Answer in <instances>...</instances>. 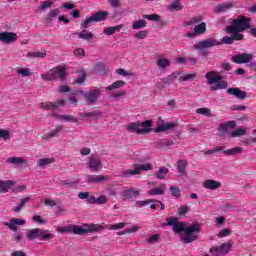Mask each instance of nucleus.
<instances>
[{
    "instance_id": "obj_1",
    "label": "nucleus",
    "mask_w": 256,
    "mask_h": 256,
    "mask_svg": "<svg viewBox=\"0 0 256 256\" xmlns=\"http://www.w3.org/2000/svg\"><path fill=\"white\" fill-rule=\"evenodd\" d=\"M185 225V222H178L173 227V231L178 235L180 234V241L184 245H187L199 239V236L195 235L194 233H199L201 231V225L199 223L192 224L188 227H185Z\"/></svg>"
},
{
    "instance_id": "obj_2",
    "label": "nucleus",
    "mask_w": 256,
    "mask_h": 256,
    "mask_svg": "<svg viewBox=\"0 0 256 256\" xmlns=\"http://www.w3.org/2000/svg\"><path fill=\"white\" fill-rule=\"evenodd\" d=\"M233 45V36H224L220 42L219 40L215 39V38H207L205 40H202L198 43H196L193 46V49H195L196 51H199L200 55H202V57H207V55H209V50L207 49H211V47H218V45Z\"/></svg>"
},
{
    "instance_id": "obj_3",
    "label": "nucleus",
    "mask_w": 256,
    "mask_h": 256,
    "mask_svg": "<svg viewBox=\"0 0 256 256\" xmlns=\"http://www.w3.org/2000/svg\"><path fill=\"white\" fill-rule=\"evenodd\" d=\"M86 228L77 225L62 226L59 228L60 233H74V235H87V233H97L103 231V226L98 224H86Z\"/></svg>"
},
{
    "instance_id": "obj_4",
    "label": "nucleus",
    "mask_w": 256,
    "mask_h": 256,
    "mask_svg": "<svg viewBox=\"0 0 256 256\" xmlns=\"http://www.w3.org/2000/svg\"><path fill=\"white\" fill-rule=\"evenodd\" d=\"M251 29V18L244 15L237 16L236 19L232 21L230 26L226 27V33H233V31H247Z\"/></svg>"
},
{
    "instance_id": "obj_5",
    "label": "nucleus",
    "mask_w": 256,
    "mask_h": 256,
    "mask_svg": "<svg viewBox=\"0 0 256 256\" xmlns=\"http://www.w3.org/2000/svg\"><path fill=\"white\" fill-rule=\"evenodd\" d=\"M153 122L151 120H145L143 122H132L126 126L127 131L130 133H137V135H145V133H151L153 129Z\"/></svg>"
},
{
    "instance_id": "obj_6",
    "label": "nucleus",
    "mask_w": 256,
    "mask_h": 256,
    "mask_svg": "<svg viewBox=\"0 0 256 256\" xmlns=\"http://www.w3.org/2000/svg\"><path fill=\"white\" fill-rule=\"evenodd\" d=\"M53 234L49 233V230L34 228L26 232V238L28 241H35V239H40V241H49L53 239Z\"/></svg>"
},
{
    "instance_id": "obj_7",
    "label": "nucleus",
    "mask_w": 256,
    "mask_h": 256,
    "mask_svg": "<svg viewBox=\"0 0 256 256\" xmlns=\"http://www.w3.org/2000/svg\"><path fill=\"white\" fill-rule=\"evenodd\" d=\"M43 81H55V79H60L65 81L67 77V71L63 66H57L49 70L47 73L41 75Z\"/></svg>"
},
{
    "instance_id": "obj_8",
    "label": "nucleus",
    "mask_w": 256,
    "mask_h": 256,
    "mask_svg": "<svg viewBox=\"0 0 256 256\" xmlns=\"http://www.w3.org/2000/svg\"><path fill=\"white\" fill-rule=\"evenodd\" d=\"M153 169V165L146 163V164H135L134 169H128L122 172L120 177L127 178L133 177L135 175H141V171H151Z\"/></svg>"
},
{
    "instance_id": "obj_9",
    "label": "nucleus",
    "mask_w": 256,
    "mask_h": 256,
    "mask_svg": "<svg viewBox=\"0 0 256 256\" xmlns=\"http://www.w3.org/2000/svg\"><path fill=\"white\" fill-rule=\"evenodd\" d=\"M107 15H109V12L107 11L96 12L91 17L85 19L84 23L81 24L82 29H89L90 23H99L100 21H105V19H107Z\"/></svg>"
},
{
    "instance_id": "obj_10",
    "label": "nucleus",
    "mask_w": 256,
    "mask_h": 256,
    "mask_svg": "<svg viewBox=\"0 0 256 256\" xmlns=\"http://www.w3.org/2000/svg\"><path fill=\"white\" fill-rule=\"evenodd\" d=\"M99 97H101V88L89 90L86 92V94H84L86 105H95V103L99 101Z\"/></svg>"
},
{
    "instance_id": "obj_11",
    "label": "nucleus",
    "mask_w": 256,
    "mask_h": 256,
    "mask_svg": "<svg viewBox=\"0 0 256 256\" xmlns=\"http://www.w3.org/2000/svg\"><path fill=\"white\" fill-rule=\"evenodd\" d=\"M233 244L230 242L222 243L220 246H213L210 248V253L213 256L227 255L231 251Z\"/></svg>"
},
{
    "instance_id": "obj_12",
    "label": "nucleus",
    "mask_w": 256,
    "mask_h": 256,
    "mask_svg": "<svg viewBox=\"0 0 256 256\" xmlns=\"http://www.w3.org/2000/svg\"><path fill=\"white\" fill-rule=\"evenodd\" d=\"M88 169L92 171L93 173H99L101 171V158L97 156H90L88 158Z\"/></svg>"
},
{
    "instance_id": "obj_13",
    "label": "nucleus",
    "mask_w": 256,
    "mask_h": 256,
    "mask_svg": "<svg viewBox=\"0 0 256 256\" xmlns=\"http://www.w3.org/2000/svg\"><path fill=\"white\" fill-rule=\"evenodd\" d=\"M158 127L154 128L155 133H163L165 131H169V129H174V127H177V123L174 122H167L165 124V121L161 118H158Z\"/></svg>"
},
{
    "instance_id": "obj_14",
    "label": "nucleus",
    "mask_w": 256,
    "mask_h": 256,
    "mask_svg": "<svg viewBox=\"0 0 256 256\" xmlns=\"http://www.w3.org/2000/svg\"><path fill=\"white\" fill-rule=\"evenodd\" d=\"M252 60H253V54H248V53L234 55L231 58L232 63H236L237 65H242L243 63H249Z\"/></svg>"
},
{
    "instance_id": "obj_15",
    "label": "nucleus",
    "mask_w": 256,
    "mask_h": 256,
    "mask_svg": "<svg viewBox=\"0 0 256 256\" xmlns=\"http://www.w3.org/2000/svg\"><path fill=\"white\" fill-rule=\"evenodd\" d=\"M140 195L141 192L139 190H136L135 188L125 189L120 193V197H122L123 201H129L131 199H134V197H139Z\"/></svg>"
},
{
    "instance_id": "obj_16",
    "label": "nucleus",
    "mask_w": 256,
    "mask_h": 256,
    "mask_svg": "<svg viewBox=\"0 0 256 256\" xmlns=\"http://www.w3.org/2000/svg\"><path fill=\"white\" fill-rule=\"evenodd\" d=\"M226 93L228 95H233L234 97H236V99H240V101H243V99H247V92L239 88L230 87L227 89Z\"/></svg>"
},
{
    "instance_id": "obj_17",
    "label": "nucleus",
    "mask_w": 256,
    "mask_h": 256,
    "mask_svg": "<svg viewBox=\"0 0 256 256\" xmlns=\"http://www.w3.org/2000/svg\"><path fill=\"white\" fill-rule=\"evenodd\" d=\"M105 181H109V176H103V175H88L86 177V183L88 184H99V183H105Z\"/></svg>"
},
{
    "instance_id": "obj_18",
    "label": "nucleus",
    "mask_w": 256,
    "mask_h": 256,
    "mask_svg": "<svg viewBox=\"0 0 256 256\" xmlns=\"http://www.w3.org/2000/svg\"><path fill=\"white\" fill-rule=\"evenodd\" d=\"M0 41L6 44L15 43L17 41V34L13 32H1Z\"/></svg>"
},
{
    "instance_id": "obj_19",
    "label": "nucleus",
    "mask_w": 256,
    "mask_h": 256,
    "mask_svg": "<svg viewBox=\"0 0 256 256\" xmlns=\"http://www.w3.org/2000/svg\"><path fill=\"white\" fill-rule=\"evenodd\" d=\"M59 105H65V100H60L58 102H42L40 103V109H49L51 111L59 109Z\"/></svg>"
},
{
    "instance_id": "obj_20",
    "label": "nucleus",
    "mask_w": 256,
    "mask_h": 256,
    "mask_svg": "<svg viewBox=\"0 0 256 256\" xmlns=\"http://www.w3.org/2000/svg\"><path fill=\"white\" fill-rule=\"evenodd\" d=\"M206 79L208 80L209 85H214V83H219V81H222L223 77H221V75L215 71H210L206 74Z\"/></svg>"
},
{
    "instance_id": "obj_21",
    "label": "nucleus",
    "mask_w": 256,
    "mask_h": 256,
    "mask_svg": "<svg viewBox=\"0 0 256 256\" xmlns=\"http://www.w3.org/2000/svg\"><path fill=\"white\" fill-rule=\"evenodd\" d=\"M235 5L231 2H224L222 4H219L215 8V13H225V11H229V9H233Z\"/></svg>"
},
{
    "instance_id": "obj_22",
    "label": "nucleus",
    "mask_w": 256,
    "mask_h": 256,
    "mask_svg": "<svg viewBox=\"0 0 256 256\" xmlns=\"http://www.w3.org/2000/svg\"><path fill=\"white\" fill-rule=\"evenodd\" d=\"M14 185L15 182L11 180L0 181V193H7V191H9V189H12Z\"/></svg>"
},
{
    "instance_id": "obj_23",
    "label": "nucleus",
    "mask_w": 256,
    "mask_h": 256,
    "mask_svg": "<svg viewBox=\"0 0 256 256\" xmlns=\"http://www.w3.org/2000/svg\"><path fill=\"white\" fill-rule=\"evenodd\" d=\"M173 144V140L162 139L155 142V147L157 149H167V147H171Z\"/></svg>"
},
{
    "instance_id": "obj_24",
    "label": "nucleus",
    "mask_w": 256,
    "mask_h": 256,
    "mask_svg": "<svg viewBox=\"0 0 256 256\" xmlns=\"http://www.w3.org/2000/svg\"><path fill=\"white\" fill-rule=\"evenodd\" d=\"M59 13V9L51 10L44 19L45 25H51V23H53V20L59 15Z\"/></svg>"
},
{
    "instance_id": "obj_25",
    "label": "nucleus",
    "mask_w": 256,
    "mask_h": 256,
    "mask_svg": "<svg viewBox=\"0 0 256 256\" xmlns=\"http://www.w3.org/2000/svg\"><path fill=\"white\" fill-rule=\"evenodd\" d=\"M10 165H27V160L23 157H12L6 160Z\"/></svg>"
},
{
    "instance_id": "obj_26",
    "label": "nucleus",
    "mask_w": 256,
    "mask_h": 256,
    "mask_svg": "<svg viewBox=\"0 0 256 256\" xmlns=\"http://www.w3.org/2000/svg\"><path fill=\"white\" fill-rule=\"evenodd\" d=\"M150 203H159L160 204V209L163 211L165 209V204L162 203L159 200H146V201H137L136 206L137 207H145V205H149Z\"/></svg>"
},
{
    "instance_id": "obj_27",
    "label": "nucleus",
    "mask_w": 256,
    "mask_h": 256,
    "mask_svg": "<svg viewBox=\"0 0 256 256\" xmlns=\"http://www.w3.org/2000/svg\"><path fill=\"white\" fill-rule=\"evenodd\" d=\"M204 187H205V189L215 190V189H219V187H221V183L217 182L215 180L208 179L204 182Z\"/></svg>"
},
{
    "instance_id": "obj_28",
    "label": "nucleus",
    "mask_w": 256,
    "mask_h": 256,
    "mask_svg": "<svg viewBox=\"0 0 256 256\" xmlns=\"http://www.w3.org/2000/svg\"><path fill=\"white\" fill-rule=\"evenodd\" d=\"M177 169L180 175H187V160H178Z\"/></svg>"
},
{
    "instance_id": "obj_29",
    "label": "nucleus",
    "mask_w": 256,
    "mask_h": 256,
    "mask_svg": "<svg viewBox=\"0 0 256 256\" xmlns=\"http://www.w3.org/2000/svg\"><path fill=\"white\" fill-rule=\"evenodd\" d=\"M29 201H31V197H24L20 199V203L18 204V206L13 207L12 211H14V213H19V211H21V209H23V207H25V205L29 203Z\"/></svg>"
},
{
    "instance_id": "obj_30",
    "label": "nucleus",
    "mask_w": 256,
    "mask_h": 256,
    "mask_svg": "<svg viewBox=\"0 0 256 256\" xmlns=\"http://www.w3.org/2000/svg\"><path fill=\"white\" fill-rule=\"evenodd\" d=\"M235 127H237V122L235 121H228L226 123H221L219 125V129L220 131H222L223 133H225V131H227V129H235Z\"/></svg>"
},
{
    "instance_id": "obj_31",
    "label": "nucleus",
    "mask_w": 256,
    "mask_h": 256,
    "mask_svg": "<svg viewBox=\"0 0 256 256\" xmlns=\"http://www.w3.org/2000/svg\"><path fill=\"white\" fill-rule=\"evenodd\" d=\"M124 85H127V82L123 81V80H118L114 83H112L111 85L106 87V91H113L115 89H121V87H124Z\"/></svg>"
},
{
    "instance_id": "obj_32",
    "label": "nucleus",
    "mask_w": 256,
    "mask_h": 256,
    "mask_svg": "<svg viewBox=\"0 0 256 256\" xmlns=\"http://www.w3.org/2000/svg\"><path fill=\"white\" fill-rule=\"evenodd\" d=\"M228 85H229V84L227 83V81H225V80H220L219 82H216L215 85H212V86L210 87V90H211V91H219V89H227Z\"/></svg>"
},
{
    "instance_id": "obj_33",
    "label": "nucleus",
    "mask_w": 256,
    "mask_h": 256,
    "mask_svg": "<svg viewBox=\"0 0 256 256\" xmlns=\"http://www.w3.org/2000/svg\"><path fill=\"white\" fill-rule=\"evenodd\" d=\"M207 31V23L201 22L194 27V32L196 35H203Z\"/></svg>"
},
{
    "instance_id": "obj_34",
    "label": "nucleus",
    "mask_w": 256,
    "mask_h": 256,
    "mask_svg": "<svg viewBox=\"0 0 256 256\" xmlns=\"http://www.w3.org/2000/svg\"><path fill=\"white\" fill-rule=\"evenodd\" d=\"M156 64L159 69H167V67H171V61L167 58L158 59Z\"/></svg>"
},
{
    "instance_id": "obj_35",
    "label": "nucleus",
    "mask_w": 256,
    "mask_h": 256,
    "mask_svg": "<svg viewBox=\"0 0 256 256\" xmlns=\"http://www.w3.org/2000/svg\"><path fill=\"white\" fill-rule=\"evenodd\" d=\"M246 134H247V130L245 128H238V129L233 130L230 133H228V137H231V138L241 137Z\"/></svg>"
},
{
    "instance_id": "obj_36",
    "label": "nucleus",
    "mask_w": 256,
    "mask_h": 256,
    "mask_svg": "<svg viewBox=\"0 0 256 256\" xmlns=\"http://www.w3.org/2000/svg\"><path fill=\"white\" fill-rule=\"evenodd\" d=\"M168 173H169V169H168V168H166V167H161V168H159L158 171H156V172L154 173V175H155V177H156L157 179H165V177H167Z\"/></svg>"
},
{
    "instance_id": "obj_37",
    "label": "nucleus",
    "mask_w": 256,
    "mask_h": 256,
    "mask_svg": "<svg viewBox=\"0 0 256 256\" xmlns=\"http://www.w3.org/2000/svg\"><path fill=\"white\" fill-rule=\"evenodd\" d=\"M103 115L101 111H93V112H86L82 113L81 116L87 119V117H92V119H99Z\"/></svg>"
},
{
    "instance_id": "obj_38",
    "label": "nucleus",
    "mask_w": 256,
    "mask_h": 256,
    "mask_svg": "<svg viewBox=\"0 0 256 256\" xmlns=\"http://www.w3.org/2000/svg\"><path fill=\"white\" fill-rule=\"evenodd\" d=\"M224 155H241L243 153V148L235 147L228 150L223 151Z\"/></svg>"
},
{
    "instance_id": "obj_39",
    "label": "nucleus",
    "mask_w": 256,
    "mask_h": 256,
    "mask_svg": "<svg viewBox=\"0 0 256 256\" xmlns=\"http://www.w3.org/2000/svg\"><path fill=\"white\" fill-rule=\"evenodd\" d=\"M61 203H63V201H61V199H50V198H46L44 199V205H46L47 207H55L56 205H61Z\"/></svg>"
},
{
    "instance_id": "obj_40",
    "label": "nucleus",
    "mask_w": 256,
    "mask_h": 256,
    "mask_svg": "<svg viewBox=\"0 0 256 256\" xmlns=\"http://www.w3.org/2000/svg\"><path fill=\"white\" fill-rule=\"evenodd\" d=\"M183 9V5L179 2V0H174L169 6L168 10L170 11H181Z\"/></svg>"
},
{
    "instance_id": "obj_41",
    "label": "nucleus",
    "mask_w": 256,
    "mask_h": 256,
    "mask_svg": "<svg viewBox=\"0 0 256 256\" xmlns=\"http://www.w3.org/2000/svg\"><path fill=\"white\" fill-rule=\"evenodd\" d=\"M51 163H55V158H41L38 160V167H45Z\"/></svg>"
},
{
    "instance_id": "obj_42",
    "label": "nucleus",
    "mask_w": 256,
    "mask_h": 256,
    "mask_svg": "<svg viewBox=\"0 0 256 256\" xmlns=\"http://www.w3.org/2000/svg\"><path fill=\"white\" fill-rule=\"evenodd\" d=\"M120 29H123V25H117V26L105 28L104 35H113L115 31H120Z\"/></svg>"
},
{
    "instance_id": "obj_43",
    "label": "nucleus",
    "mask_w": 256,
    "mask_h": 256,
    "mask_svg": "<svg viewBox=\"0 0 256 256\" xmlns=\"http://www.w3.org/2000/svg\"><path fill=\"white\" fill-rule=\"evenodd\" d=\"M144 27H147V21L144 19L137 20L132 24V29L135 30L143 29Z\"/></svg>"
},
{
    "instance_id": "obj_44",
    "label": "nucleus",
    "mask_w": 256,
    "mask_h": 256,
    "mask_svg": "<svg viewBox=\"0 0 256 256\" xmlns=\"http://www.w3.org/2000/svg\"><path fill=\"white\" fill-rule=\"evenodd\" d=\"M164 187L165 184H162L159 188H153L148 192V195H165Z\"/></svg>"
},
{
    "instance_id": "obj_45",
    "label": "nucleus",
    "mask_w": 256,
    "mask_h": 256,
    "mask_svg": "<svg viewBox=\"0 0 256 256\" xmlns=\"http://www.w3.org/2000/svg\"><path fill=\"white\" fill-rule=\"evenodd\" d=\"M58 119L68 121L69 123H77L79 121L75 116L71 115H58Z\"/></svg>"
},
{
    "instance_id": "obj_46",
    "label": "nucleus",
    "mask_w": 256,
    "mask_h": 256,
    "mask_svg": "<svg viewBox=\"0 0 256 256\" xmlns=\"http://www.w3.org/2000/svg\"><path fill=\"white\" fill-rule=\"evenodd\" d=\"M79 73L80 76L76 78L74 83H76L77 85H83V83H85V79H87V73H85V70H81Z\"/></svg>"
},
{
    "instance_id": "obj_47",
    "label": "nucleus",
    "mask_w": 256,
    "mask_h": 256,
    "mask_svg": "<svg viewBox=\"0 0 256 256\" xmlns=\"http://www.w3.org/2000/svg\"><path fill=\"white\" fill-rule=\"evenodd\" d=\"M61 131H63V126L58 125L54 130L50 131L47 134V137L49 139H51L52 137H57L59 135V133H61Z\"/></svg>"
},
{
    "instance_id": "obj_48",
    "label": "nucleus",
    "mask_w": 256,
    "mask_h": 256,
    "mask_svg": "<svg viewBox=\"0 0 256 256\" xmlns=\"http://www.w3.org/2000/svg\"><path fill=\"white\" fill-rule=\"evenodd\" d=\"M85 28L82 32L78 33V37L79 39H84V41H91V39L93 38V33L90 32V33H85Z\"/></svg>"
},
{
    "instance_id": "obj_49",
    "label": "nucleus",
    "mask_w": 256,
    "mask_h": 256,
    "mask_svg": "<svg viewBox=\"0 0 256 256\" xmlns=\"http://www.w3.org/2000/svg\"><path fill=\"white\" fill-rule=\"evenodd\" d=\"M243 31H233L232 32V41H243L245 39V36L243 34Z\"/></svg>"
},
{
    "instance_id": "obj_50",
    "label": "nucleus",
    "mask_w": 256,
    "mask_h": 256,
    "mask_svg": "<svg viewBox=\"0 0 256 256\" xmlns=\"http://www.w3.org/2000/svg\"><path fill=\"white\" fill-rule=\"evenodd\" d=\"M196 113H198V115H204L205 117H212L213 116L211 114V109H209V108H198L196 110Z\"/></svg>"
},
{
    "instance_id": "obj_51",
    "label": "nucleus",
    "mask_w": 256,
    "mask_h": 256,
    "mask_svg": "<svg viewBox=\"0 0 256 256\" xmlns=\"http://www.w3.org/2000/svg\"><path fill=\"white\" fill-rule=\"evenodd\" d=\"M28 57L44 59V57H47V53L46 52H29Z\"/></svg>"
},
{
    "instance_id": "obj_52",
    "label": "nucleus",
    "mask_w": 256,
    "mask_h": 256,
    "mask_svg": "<svg viewBox=\"0 0 256 256\" xmlns=\"http://www.w3.org/2000/svg\"><path fill=\"white\" fill-rule=\"evenodd\" d=\"M170 192H171V195L175 197V199H179V197H181V190L179 189V187L171 186Z\"/></svg>"
},
{
    "instance_id": "obj_53",
    "label": "nucleus",
    "mask_w": 256,
    "mask_h": 256,
    "mask_svg": "<svg viewBox=\"0 0 256 256\" xmlns=\"http://www.w3.org/2000/svg\"><path fill=\"white\" fill-rule=\"evenodd\" d=\"M17 75H21V77H30L31 71H29V68H20L17 70Z\"/></svg>"
},
{
    "instance_id": "obj_54",
    "label": "nucleus",
    "mask_w": 256,
    "mask_h": 256,
    "mask_svg": "<svg viewBox=\"0 0 256 256\" xmlns=\"http://www.w3.org/2000/svg\"><path fill=\"white\" fill-rule=\"evenodd\" d=\"M190 209L191 208L189 206L182 205L178 209V215H180V217H182L183 215H187V213H189Z\"/></svg>"
},
{
    "instance_id": "obj_55",
    "label": "nucleus",
    "mask_w": 256,
    "mask_h": 256,
    "mask_svg": "<svg viewBox=\"0 0 256 256\" xmlns=\"http://www.w3.org/2000/svg\"><path fill=\"white\" fill-rule=\"evenodd\" d=\"M175 79H176L175 74H171V75L167 76L166 78H164L162 80V83H163V85H171V83H173V81H175Z\"/></svg>"
},
{
    "instance_id": "obj_56",
    "label": "nucleus",
    "mask_w": 256,
    "mask_h": 256,
    "mask_svg": "<svg viewBox=\"0 0 256 256\" xmlns=\"http://www.w3.org/2000/svg\"><path fill=\"white\" fill-rule=\"evenodd\" d=\"M143 19H148L149 21H159L161 16L159 14H150V15H143Z\"/></svg>"
},
{
    "instance_id": "obj_57",
    "label": "nucleus",
    "mask_w": 256,
    "mask_h": 256,
    "mask_svg": "<svg viewBox=\"0 0 256 256\" xmlns=\"http://www.w3.org/2000/svg\"><path fill=\"white\" fill-rule=\"evenodd\" d=\"M147 35H149V31L147 30H141L139 32H137L134 37L136 39H145V37H147Z\"/></svg>"
},
{
    "instance_id": "obj_58",
    "label": "nucleus",
    "mask_w": 256,
    "mask_h": 256,
    "mask_svg": "<svg viewBox=\"0 0 256 256\" xmlns=\"http://www.w3.org/2000/svg\"><path fill=\"white\" fill-rule=\"evenodd\" d=\"M230 234H231V230L229 228H224L220 230V232L218 233V237L219 239H223V237H228V235Z\"/></svg>"
},
{
    "instance_id": "obj_59",
    "label": "nucleus",
    "mask_w": 256,
    "mask_h": 256,
    "mask_svg": "<svg viewBox=\"0 0 256 256\" xmlns=\"http://www.w3.org/2000/svg\"><path fill=\"white\" fill-rule=\"evenodd\" d=\"M50 7H53V2L44 1V2H42V5L39 7V9H40V11H45V9H49Z\"/></svg>"
},
{
    "instance_id": "obj_60",
    "label": "nucleus",
    "mask_w": 256,
    "mask_h": 256,
    "mask_svg": "<svg viewBox=\"0 0 256 256\" xmlns=\"http://www.w3.org/2000/svg\"><path fill=\"white\" fill-rule=\"evenodd\" d=\"M166 221H167L166 225H170V226H173V227L179 223V219L173 218V217L167 218Z\"/></svg>"
},
{
    "instance_id": "obj_61",
    "label": "nucleus",
    "mask_w": 256,
    "mask_h": 256,
    "mask_svg": "<svg viewBox=\"0 0 256 256\" xmlns=\"http://www.w3.org/2000/svg\"><path fill=\"white\" fill-rule=\"evenodd\" d=\"M159 234H154L146 239L147 243H157L159 241Z\"/></svg>"
},
{
    "instance_id": "obj_62",
    "label": "nucleus",
    "mask_w": 256,
    "mask_h": 256,
    "mask_svg": "<svg viewBox=\"0 0 256 256\" xmlns=\"http://www.w3.org/2000/svg\"><path fill=\"white\" fill-rule=\"evenodd\" d=\"M62 185H63V187H70V188H73V187H75V185H77V183H76V182H73V181H71V180H63V181H62Z\"/></svg>"
},
{
    "instance_id": "obj_63",
    "label": "nucleus",
    "mask_w": 256,
    "mask_h": 256,
    "mask_svg": "<svg viewBox=\"0 0 256 256\" xmlns=\"http://www.w3.org/2000/svg\"><path fill=\"white\" fill-rule=\"evenodd\" d=\"M0 139H4V141H6V139H9V131L5 129H0Z\"/></svg>"
},
{
    "instance_id": "obj_64",
    "label": "nucleus",
    "mask_w": 256,
    "mask_h": 256,
    "mask_svg": "<svg viewBox=\"0 0 256 256\" xmlns=\"http://www.w3.org/2000/svg\"><path fill=\"white\" fill-rule=\"evenodd\" d=\"M197 77V73L193 72L191 74H186L182 77V81H190V79H195Z\"/></svg>"
}]
</instances>
